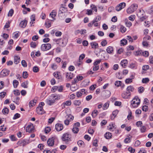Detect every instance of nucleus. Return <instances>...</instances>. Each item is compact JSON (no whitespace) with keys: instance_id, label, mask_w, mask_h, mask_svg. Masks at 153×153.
I'll use <instances>...</instances> for the list:
<instances>
[{"instance_id":"obj_1","label":"nucleus","mask_w":153,"mask_h":153,"mask_svg":"<svg viewBox=\"0 0 153 153\" xmlns=\"http://www.w3.org/2000/svg\"><path fill=\"white\" fill-rule=\"evenodd\" d=\"M137 16L139 18L141 21H143L147 18L145 15V13L144 11L143 10H139L137 13Z\"/></svg>"},{"instance_id":"obj_2","label":"nucleus","mask_w":153,"mask_h":153,"mask_svg":"<svg viewBox=\"0 0 153 153\" xmlns=\"http://www.w3.org/2000/svg\"><path fill=\"white\" fill-rule=\"evenodd\" d=\"M140 103V100L137 97H135L132 101L131 103V107L136 108L138 107Z\"/></svg>"},{"instance_id":"obj_3","label":"nucleus","mask_w":153,"mask_h":153,"mask_svg":"<svg viewBox=\"0 0 153 153\" xmlns=\"http://www.w3.org/2000/svg\"><path fill=\"white\" fill-rule=\"evenodd\" d=\"M55 42L57 44L62 47L65 46L67 43V40L65 38L59 39L55 40Z\"/></svg>"},{"instance_id":"obj_4","label":"nucleus","mask_w":153,"mask_h":153,"mask_svg":"<svg viewBox=\"0 0 153 153\" xmlns=\"http://www.w3.org/2000/svg\"><path fill=\"white\" fill-rule=\"evenodd\" d=\"M137 8V4H133L127 9V12L128 13H131L136 10Z\"/></svg>"},{"instance_id":"obj_5","label":"nucleus","mask_w":153,"mask_h":153,"mask_svg":"<svg viewBox=\"0 0 153 153\" xmlns=\"http://www.w3.org/2000/svg\"><path fill=\"white\" fill-rule=\"evenodd\" d=\"M150 36L149 35H146L143 38L142 45L143 47H147L149 46V42L147 41L148 40L151 39Z\"/></svg>"},{"instance_id":"obj_6","label":"nucleus","mask_w":153,"mask_h":153,"mask_svg":"<svg viewBox=\"0 0 153 153\" xmlns=\"http://www.w3.org/2000/svg\"><path fill=\"white\" fill-rule=\"evenodd\" d=\"M71 135L68 134L66 133L63 135L62 139L63 141H65L66 143L71 141Z\"/></svg>"},{"instance_id":"obj_7","label":"nucleus","mask_w":153,"mask_h":153,"mask_svg":"<svg viewBox=\"0 0 153 153\" xmlns=\"http://www.w3.org/2000/svg\"><path fill=\"white\" fill-rule=\"evenodd\" d=\"M80 124L79 122L75 123L73 126V127L72 129V132L75 134H77L79 131V129L78 127L80 126Z\"/></svg>"},{"instance_id":"obj_8","label":"nucleus","mask_w":153,"mask_h":153,"mask_svg":"<svg viewBox=\"0 0 153 153\" xmlns=\"http://www.w3.org/2000/svg\"><path fill=\"white\" fill-rule=\"evenodd\" d=\"M51 47V45L49 43L43 44L41 46V49L43 51H45L49 50Z\"/></svg>"},{"instance_id":"obj_9","label":"nucleus","mask_w":153,"mask_h":153,"mask_svg":"<svg viewBox=\"0 0 153 153\" xmlns=\"http://www.w3.org/2000/svg\"><path fill=\"white\" fill-rule=\"evenodd\" d=\"M101 61V59H98L96 60L94 63V65L93 67V70L95 71L98 70L99 68L98 64H99Z\"/></svg>"},{"instance_id":"obj_10","label":"nucleus","mask_w":153,"mask_h":153,"mask_svg":"<svg viewBox=\"0 0 153 153\" xmlns=\"http://www.w3.org/2000/svg\"><path fill=\"white\" fill-rule=\"evenodd\" d=\"M53 75L59 81H62L63 80V78L59 72L58 71L55 72L53 73Z\"/></svg>"},{"instance_id":"obj_11","label":"nucleus","mask_w":153,"mask_h":153,"mask_svg":"<svg viewBox=\"0 0 153 153\" xmlns=\"http://www.w3.org/2000/svg\"><path fill=\"white\" fill-rule=\"evenodd\" d=\"M34 130L33 125L30 123L28 124L26 127V130L27 132L32 133L34 132Z\"/></svg>"},{"instance_id":"obj_12","label":"nucleus","mask_w":153,"mask_h":153,"mask_svg":"<svg viewBox=\"0 0 153 153\" xmlns=\"http://www.w3.org/2000/svg\"><path fill=\"white\" fill-rule=\"evenodd\" d=\"M9 73V71L6 69H3L0 73V77H3L7 76Z\"/></svg>"},{"instance_id":"obj_13","label":"nucleus","mask_w":153,"mask_h":153,"mask_svg":"<svg viewBox=\"0 0 153 153\" xmlns=\"http://www.w3.org/2000/svg\"><path fill=\"white\" fill-rule=\"evenodd\" d=\"M126 4L125 3H121L116 7V10L117 11H120L124 8L126 7Z\"/></svg>"},{"instance_id":"obj_14","label":"nucleus","mask_w":153,"mask_h":153,"mask_svg":"<svg viewBox=\"0 0 153 153\" xmlns=\"http://www.w3.org/2000/svg\"><path fill=\"white\" fill-rule=\"evenodd\" d=\"M29 143V142H27L26 140H23L19 141L17 143L18 145L21 146L22 145L23 146H25L27 144Z\"/></svg>"},{"instance_id":"obj_15","label":"nucleus","mask_w":153,"mask_h":153,"mask_svg":"<svg viewBox=\"0 0 153 153\" xmlns=\"http://www.w3.org/2000/svg\"><path fill=\"white\" fill-rule=\"evenodd\" d=\"M131 95L130 92H124L122 94V97L124 99H127L130 97Z\"/></svg>"},{"instance_id":"obj_16","label":"nucleus","mask_w":153,"mask_h":153,"mask_svg":"<svg viewBox=\"0 0 153 153\" xmlns=\"http://www.w3.org/2000/svg\"><path fill=\"white\" fill-rule=\"evenodd\" d=\"M36 112L39 114H42L45 113L43 107H38L36 108Z\"/></svg>"},{"instance_id":"obj_17","label":"nucleus","mask_w":153,"mask_h":153,"mask_svg":"<svg viewBox=\"0 0 153 153\" xmlns=\"http://www.w3.org/2000/svg\"><path fill=\"white\" fill-rule=\"evenodd\" d=\"M63 128V125L60 123H57L55 125V128L57 131L62 130Z\"/></svg>"},{"instance_id":"obj_18","label":"nucleus","mask_w":153,"mask_h":153,"mask_svg":"<svg viewBox=\"0 0 153 153\" xmlns=\"http://www.w3.org/2000/svg\"><path fill=\"white\" fill-rule=\"evenodd\" d=\"M49 146H52L54 144V138L53 137L49 138L48 139L47 142Z\"/></svg>"},{"instance_id":"obj_19","label":"nucleus","mask_w":153,"mask_h":153,"mask_svg":"<svg viewBox=\"0 0 153 153\" xmlns=\"http://www.w3.org/2000/svg\"><path fill=\"white\" fill-rule=\"evenodd\" d=\"M46 103L50 105H52L55 102V100L53 99V98L51 97L49 98V99H47L46 100Z\"/></svg>"},{"instance_id":"obj_20","label":"nucleus","mask_w":153,"mask_h":153,"mask_svg":"<svg viewBox=\"0 0 153 153\" xmlns=\"http://www.w3.org/2000/svg\"><path fill=\"white\" fill-rule=\"evenodd\" d=\"M90 45L91 48L94 49H96L99 47L98 44L96 42H91V43Z\"/></svg>"},{"instance_id":"obj_21","label":"nucleus","mask_w":153,"mask_h":153,"mask_svg":"<svg viewBox=\"0 0 153 153\" xmlns=\"http://www.w3.org/2000/svg\"><path fill=\"white\" fill-rule=\"evenodd\" d=\"M56 13L55 10H53L52 11V12L50 14L49 16L53 20H52V21H53L54 20H55V17L56 16Z\"/></svg>"},{"instance_id":"obj_22","label":"nucleus","mask_w":153,"mask_h":153,"mask_svg":"<svg viewBox=\"0 0 153 153\" xmlns=\"http://www.w3.org/2000/svg\"><path fill=\"white\" fill-rule=\"evenodd\" d=\"M137 65L136 62L131 63L129 65V67L133 69H136L137 68Z\"/></svg>"},{"instance_id":"obj_23","label":"nucleus","mask_w":153,"mask_h":153,"mask_svg":"<svg viewBox=\"0 0 153 153\" xmlns=\"http://www.w3.org/2000/svg\"><path fill=\"white\" fill-rule=\"evenodd\" d=\"M106 51L108 53L111 54L113 53L114 49L112 47L109 46L107 48Z\"/></svg>"},{"instance_id":"obj_24","label":"nucleus","mask_w":153,"mask_h":153,"mask_svg":"<svg viewBox=\"0 0 153 153\" xmlns=\"http://www.w3.org/2000/svg\"><path fill=\"white\" fill-rule=\"evenodd\" d=\"M27 22V21L25 20H23L20 22L19 26L21 27L24 28L26 26Z\"/></svg>"},{"instance_id":"obj_25","label":"nucleus","mask_w":153,"mask_h":153,"mask_svg":"<svg viewBox=\"0 0 153 153\" xmlns=\"http://www.w3.org/2000/svg\"><path fill=\"white\" fill-rule=\"evenodd\" d=\"M128 61L127 59H124L122 60L120 63L121 65L123 67H125L127 65Z\"/></svg>"},{"instance_id":"obj_26","label":"nucleus","mask_w":153,"mask_h":153,"mask_svg":"<svg viewBox=\"0 0 153 153\" xmlns=\"http://www.w3.org/2000/svg\"><path fill=\"white\" fill-rule=\"evenodd\" d=\"M125 24L127 27H131L132 25V24L130 21H129L127 19H125Z\"/></svg>"},{"instance_id":"obj_27","label":"nucleus","mask_w":153,"mask_h":153,"mask_svg":"<svg viewBox=\"0 0 153 153\" xmlns=\"http://www.w3.org/2000/svg\"><path fill=\"white\" fill-rule=\"evenodd\" d=\"M36 100L34 99L31 100L29 102V106L30 107H32L36 105Z\"/></svg>"},{"instance_id":"obj_28","label":"nucleus","mask_w":153,"mask_h":153,"mask_svg":"<svg viewBox=\"0 0 153 153\" xmlns=\"http://www.w3.org/2000/svg\"><path fill=\"white\" fill-rule=\"evenodd\" d=\"M66 76L68 79H72L74 76L73 74L71 72L67 73Z\"/></svg>"},{"instance_id":"obj_29","label":"nucleus","mask_w":153,"mask_h":153,"mask_svg":"<svg viewBox=\"0 0 153 153\" xmlns=\"http://www.w3.org/2000/svg\"><path fill=\"white\" fill-rule=\"evenodd\" d=\"M69 117H70V120H69L67 119L65 120L64 121L65 124L66 125H68L70 121L74 119V117L73 116L70 115L69 116Z\"/></svg>"},{"instance_id":"obj_30","label":"nucleus","mask_w":153,"mask_h":153,"mask_svg":"<svg viewBox=\"0 0 153 153\" xmlns=\"http://www.w3.org/2000/svg\"><path fill=\"white\" fill-rule=\"evenodd\" d=\"M105 137L107 139H109L111 138L112 135L111 133L108 132H106L105 134Z\"/></svg>"},{"instance_id":"obj_31","label":"nucleus","mask_w":153,"mask_h":153,"mask_svg":"<svg viewBox=\"0 0 153 153\" xmlns=\"http://www.w3.org/2000/svg\"><path fill=\"white\" fill-rule=\"evenodd\" d=\"M108 128L109 130L111 131H112L113 130H112L113 128H115V126L114 124H113V123H110L109 125V126H108Z\"/></svg>"},{"instance_id":"obj_32","label":"nucleus","mask_w":153,"mask_h":153,"mask_svg":"<svg viewBox=\"0 0 153 153\" xmlns=\"http://www.w3.org/2000/svg\"><path fill=\"white\" fill-rule=\"evenodd\" d=\"M20 59L18 56H16L14 57V62L15 64H18L20 61Z\"/></svg>"},{"instance_id":"obj_33","label":"nucleus","mask_w":153,"mask_h":153,"mask_svg":"<svg viewBox=\"0 0 153 153\" xmlns=\"http://www.w3.org/2000/svg\"><path fill=\"white\" fill-rule=\"evenodd\" d=\"M120 31L122 33H125L126 30V28L124 26L122 25H120Z\"/></svg>"},{"instance_id":"obj_34","label":"nucleus","mask_w":153,"mask_h":153,"mask_svg":"<svg viewBox=\"0 0 153 153\" xmlns=\"http://www.w3.org/2000/svg\"><path fill=\"white\" fill-rule=\"evenodd\" d=\"M142 51L141 50H139L134 52V54L135 56L142 55Z\"/></svg>"},{"instance_id":"obj_35","label":"nucleus","mask_w":153,"mask_h":153,"mask_svg":"<svg viewBox=\"0 0 153 153\" xmlns=\"http://www.w3.org/2000/svg\"><path fill=\"white\" fill-rule=\"evenodd\" d=\"M134 87L131 86L130 85L127 87L126 90L128 92H133L134 91Z\"/></svg>"},{"instance_id":"obj_36","label":"nucleus","mask_w":153,"mask_h":153,"mask_svg":"<svg viewBox=\"0 0 153 153\" xmlns=\"http://www.w3.org/2000/svg\"><path fill=\"white\" fill-rule=\"evenodd\" d=\"M127 42L126 39H123L120 41V45L121 46H124L127 43Z\"/></svg>"},{"instance_id":"obj_37","label":"nucleus","mask_w":153,"mask_h":153,"mask_svg":"<svg viewBox=\"0 0 153 153\" xmlns=\"http://www.w3.org/2000/svg\"><path fill=\"white\" fill-rule=\"evenodd\" d=\"M74 105L76 106H79L81 104V102L80 100H75L74 101Z\"/></svg>"},{"instance_id":"obj_38","label":"nucleus","mask_w":153,"mask_h":153,"mask_svg":"<svg viewBox=\"0 0 153 153\" xmlns=\"http://www.w3.org/2000/svg\"><path fill=\"white\" fill-rule=\"evenodd\" d=\"M13 85L14 88H16L19 85V82L16 80H14L13 82Z\"/></svg>"},{"instance_id":"obj_39","label":"nucleus","mask_w":153,"mask_h":153,"mask_svg":"<svg viewBox=\"0 0 153 153\" xmlns=\"http://www.w3.org/2000/svg\"><path fill=\"white\" fill-rule=\"evenodd\" d=\"M2 111L4 114H7L8 113L9 111L8 109L7 108L5 107L3 109Z\"/></svg>"},{"instance_id":"obj_40","label":"nucleus","mask_w":153,"mask_h":153,"mask_svg":"<svg viewBox=\"0 0 153 153\" xmlns=\"http://www.w3.org/2000/svg\"><path fill=\"white\" fill-rule=\"evenodd\" d=\"M51 97L53 98V100H54L55 101L56 100H57L59 99V97L56 94L52 95Z\"/></svg>"},{"instance_id":"obj_41","label":"nucleus","mask_w":153,"mask_h":153,"mask_svg":"<svg viewBox=\"0 0 153 153\" xmlns=\"http://www.w3.org/2000/svg\"><path fill=\"white\" fill-rule=\"evenodd\" d=\"M77 89L76 85H73L71 87V91H74Z\"/></svg>"},{"instance_id":"obj_42","label":"nucleus","mask_w":153,"mask_h":153,"mask_svg":"<svg viewBox=\"0 0 153 153\" xmlns=\"http://www.w3.org/2000/svg\"><path fill=\"white\" fill-rule=\"evenodd\" d=\"M28 84V82L27 81L24 82L22 83L21 86L25 88H27V85Z\"/></svg>"},{"instance_id":"obj_43","label":"nucleus","mask_w":153,"mask_h":153,"mask_svg":"<svg viewBox=\"0 0 153 153\" xmlns=\"http://www.w3.org/2000/svg\"><path fill=\"white\" fill-rule=\"evenodd\" d=\"M149 66L148 65H145L143 66L142 70L143 71H146L149 69Z\"/></svg>"},{"instance_id":"obj_44","label":"nucleus","mask_w":153,"mask_h":153,"mask_svg":"<svg viewBox=\"0 0 153 153\" xmlns=\"http://www.w3.org/2000/svg\"><path fill=\"white\" fill-rule=\"evenodd\" d=\"M140 130L142 133H144L146 131V128L144 126H142L140 129Z\"/></svg>"},{"instance_id":"obj_45","label":"nucleus","mask_w":153,"mask_h":153,"mask_svg":"<svg viewBox=\"0 0 153 153\" xmlns=\"http://www.w3.org/2000/svg\"><path fill=\"white\" fill-rule=\"evenodd\" d=\"M45 25L47 28H49L51 26V23L49 21H48L45 23Z\"/></svg>"},{"instance_id":"obj_46","label":"nucleus","mask_w":153,"mask_h":153,"mask_svg":"<svg viewBox=\"0 0 153 153\" xmlns=\"http://www.w3.org/2000/svg\"><path fill=\"white\" fill-rule=\"evenodd\" d=\"M31 21L30 22L31 25H32V24L34 23V21L35 20V16L34 15H32L31 17Z\"/></svg>"},{"instance_id":"obj_47","label":"nucleus","mask_w":153,"mask_h":153,"mask_svg":"<svg viewBox=\"0 0 153 153\" xmlns=\"http://www.w3.org/2000/svg\"><path fill=\"white\" fill-rule=\"evenodd\" d=\"M98 111L97 110H94L92 114V115L93 117H95L97 115Z\"/></svg>"},{"instance_id":"obj_48","label":"nucleus","mask_w":153,"mask_h":153,"mask_svg":"<svg viewBox=\"0 0 153 153\" xmlns=\"http://www.w3.org/2000/svg\"><path fill=\"white\" fill-rule=\"evenodd\" d=\"M135 15H132L129 16L128 18L131 21H133L135 19Z\"/></svg>"},{"instance_id":"obj_49","label":"nucleus","mask_w":153,"mask_h":153,"mask_svg":"<svg viewBox=\"0 0 153 153\" xmlns=\"http://www.w3.org/2000/svg\"><path fill=\"white\" fill-rule=\"evenodd\" d=\"M149 79L148 78H146L143 79L142 80V82L143 83H146L149 82Z\"/></svg>"},{"instance_id":"obj_50","label":"nucleus","mask_w":153,"mask_h":153,"mask_svg":"<svg viewBox=\"0 0 153 153\" xmlns=\"http://www.w3.org/2000/svg\"><path fill=\"white\" fill-rule=\"evenodd\" d=\"M62 68H65L66 67L67 64L68 63V62L67 61H62Z\"/></svg>"},{"instance_id":"obj_51","label":"nucleus","mask_w":153,"mask_h":153,"mask_svg":"<svg viewBox=\"0 0 153 153\" xmlns=\"http://www.w3.org/2000/svg\"><path fill=\"white\" fill-rule=\"evenodd\" d=\"M142 55L145 57H148L149 55V52L148 51H145L142 53Z\"/></svg>"},{"instance_id":"obj_52","label":"nucleus","mask_w":153,"mask_h":153,"mask_svg":"<svg viewBox=\"0 0 153 153\" xmlns=\"http://www.w3.org/2000/svg\"><path fill=\"white\" fill-rule=\"evenodd\" d=\"M144 90V88L143 87H140L138 88V91L140 93H143Z\"/></svg>"},{"instance_id":"obj_53","label":"nucleus","mask_w":153,"mask_h":153,"mask_svg":"<svg viewBox=\"0 0 153 153\" xmlns=\"http://www.w3.org/2000/svg\"><path fill=\"white\" fill-rule=\"evenodd\" d=\"M14 10L13 9H11L9 11L8 14V16H12L13 14Z\"/></svg>"},{"instance_id":"obj_54","label":"nucleus","mask_w":153,"mask_h":153,"mask_svg":"<svg viewBox=\"0 0 153 153\" xmlns=\"http://www.w3.org/2000/svg\"><path fill=\"white\" fill-rule=\"evenodd\" d=\"M109 105V104L108 103L106 102L104 104L103 107V110H106L108 108Z\"/></svg>"},{"instance_id":"obj_55","label":"nucleus","mask_w":153,"mask_h":153,"mask_svg":"<svg viewBox=\"0 0 153 153\" xmlns=\"http://www.w3.org/2000/svg\"><path fill=\"white\" fill-rule=\"evenodd\" d=\"M71 104V101H67L63 103V104L64 105V106H69Z\"/></svg>"},{"instance_id":"obj_56","label":"nucleus","mask_w":153,"mask_h":153,"mask_svg":"<svg viewBox=\"0 0 153 153\" xmlns=\"http://www.w3.org/2000/svg\"><path fill=\"white\" fill-rule=\"evenodd\" d=\"M39 68L36 66H34L33 68V71L34 72L37 73L39 72Z\"/></svg>"},{"instance_id":"obj_57","label":"nucleus","mask_w":153,"mask_h":153,"mask_svg":"<svg viewBox=\"0 0 153 153\" xmlns=\"http://www.w3.org/2000/svg\"><path fill=\"white\" fill-rule=\"evenodd\" d=\"M107 44V41L105 40H104L102 41L101 43V44L102 46H105Z\"/></svg>"},{"instance_id":"obj_58","label":"nucleus","mask_w":153,"mask_h":153,"mask_svg":"<svg viewBox=\"0 0 153 153\" xmlns=\"http://www.w3.org/2000/svg\"><path fill=\"white\" fill-rule=\"evenodd\" d=\"M58 86H54L52 87L51 89V91L53 92H55L57 90Z\"/></svg>"},{"instance_id":"obj_59","label":"nucleus","mask_w":153,"mask_h":153,"mask_svg":"<svg viewBox=\"0 0 153 153\" xmlns=\"http://www.w3.org/2000/svg\"><path fill=\"white\" fill-rule=\"evenodd\" d=\"M101 19V17L100 16H97L96 18L94 20V22H97Z\"/></svg>"},{"instance_id":"obj_60","label":"nucleus","mask_w":153,"mask_h":153,"mask_svg":"<svg viewBox=\"0 0 153 153\" xmlns=\"http://www.w3.org/2000/svg\"><path fill=\"white\" fill-rule=\"evenodd\" d=\"M136 124L137 127H141L143 125V123L141 121H138L136 123Z\"/></svg>"},{"instance_id":"obj_61","label":"nucleus","mask_w":153,"mask_h":153,"mask_svg":"<svg viewBox=\"0 0 153 153\" xmlns=\"http://www.w3.org/2000/svg\"><path fill=\"white\" fill-rule=\"evenodd\" d=\"M122 84V82L120 81H117L115 82V85L117 87H119Z\"/></svg>"},{"instance_id":"obj_62","label":"nucleus","mask_w":153,"mask_h":153,"mask_svg":"<svg viewBox=\"0 0 153 153\" xmlns=\"http://www.w3.org/2000/svg\"><path fill=\"white\" fill-rule=\"evenodd\" d=\"M10 138L11 140L12 141H15L16 140V139L15 136L13 135H11L10 136Z\"/></svg>"},{"instance_id":"obj_63","label":"nucleus","mask_w":153,"mask_h":153,"mask_svg":"<svg viewBox=\"0 0 153 153\" xmlns=\"http://www.w3.org/2000/svg\"><path fill=\"white\" fill-rule=\"evenodd\" d=\"M51 130V128L50 127H47L45 129V132L46 134L48 133Z\"/></svg>"},{"instance_id":"obj_64","label":"nucleus","mask_w":153,"mask_h":153,"mask_svg":"<svg viewBox=\"0 0 153 153\" xmlns=\"http://www.w3.org/2000/svg\"><path fill=\"white\" fill-rule=\"evenodd\" d=\"M20 115L19 114L16 113L14 115L13 119L14 120L16 119L19 118L20 117Z\"/></svg>"}]
</instances>
